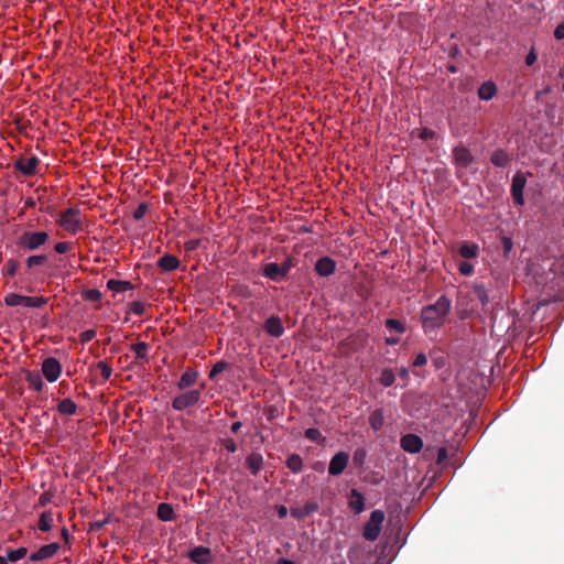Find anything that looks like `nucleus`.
<instances>
[{"mask_svg":"<svg viewBox=\"0 0 564 564\" xmlns=\"http://www.w3.org/2000/svg\"><path fill=\"white\" fill-rule=\"evenodd\" d=\"M132 350L135 352L137 357L145 358L148 352V345L143 341L137 343L132 345Z\"/></svg>","mask_w":564,"mask_h":564,"instance_id":"nucleus-36","label":"nucleus"},{"mask_svg":"<svg viewBox=\"0 0 564 564\" xmlns=\"http://www.w3.org/2000/svg\"><path fill=\"white\" fill-rule=\"evenodd\" d=\"M200 398V392L198 390H191L184 392L173 400V408L177 411L185 410L198 402Z\"/></svg>","mask_w":564,"mask_h":564,"instance_id":"nucleus-6","label":"nucleus"},{"mask_svg":"<svg viewBox=\"0 0 564 564\" xmlns=\"http://www.w3.org/2000/svg\"><path fill=\"white\" fill-rule=\"evenodd\" d=\"M490 162L499 167H505L510 163V156L503 150H496L490 156Z\"/></svg>","mask_w":564,"mask_h":564,"instance_id":"nucleus-22","label":"nucleus"},{"mask_svg":"<svg viewBox=\"0 0 564 564\" xmlns=\"http://www.w3.org/2000/svg\"><path fill=\"white\" fill-rule=\"evenodd\" d=\"M28 553V549L25 546H20L15 550H10L7 552V560L10 562H17L21 558H23Z\"/></svg>","mask_w":564,"mask_h":564,"instance_id":"nucleus-33","label":"nucleus"},{"mask_svg":"<svg viewBox=\"0 0 564 564\" xmlns=\"http://www.w3.org/2000/svg\"><path fill=\"white\" fill-rule=\"evenodd\" d=\"M305 437L313 442H319L322 440V434L317 429H307L305 431Z\"/></svg>","mask_w":564,"mask_h":564,"instance_id":"nucleus-42","label":"nucleus"},{"mask_svg":"<svg viewBox=\"0 0 564 564\" xmlns=\"http://www.w3.org/2000/svg\"><path fill=\"white\" fill-rule=\"evenodd\" d=\"M318 510V505L315 501H308L303 506L291 507L290 513L296 519L305 518Z\"/></svg>","mask_w":564,"mask_h":564,"instance_id":"nucleus-15","label":"nucleus"},{"mask_svg":"<svg viewBox=\"0 0 564 564\" xmlns=\"http://www.w3.org/2000/svg\"><path fill=\"white\" fill-rule=\"evenodd\" d=\"M408 375V370L405 368L401 369V376L405 377Z\"/></svg>","mask_w":564,"mask_h":564,"instance_id":"nucleus-62","label":"nucleus"},{"mask_svg":"<svg viewBox=\"0 0 564 564\" xmlns=\"http://www.w3.org/2000/svg\"><path fill=\"white\" fill-rule=\"evenodd\" d=\"M474 292L477 296V299L480 301L481 304H487L488 301H489V297H488V294H487V290L485 289L484 285H476L474 288Z\"/></svg>","mask_w":564,"mask_h":564,"instance_id":"nucleus-35","label":"nucleus"},{"mask_svg":"<svg viewBox=\"0 0 564 564\" xmlns=\"http://www.w3.org/2000/svg\"><path fill=\"white\" fill-rule=\"evenodd\" d=\"M45 261V256H31L26 259V265L28 268H33L36 265H42Z\"/></svg>","mask_w":564,"mask_h":564,"instance_id":"nucleus-38","label":"nucleus"},{"mask_svg":"<svg viewBox=\"0 0 564 564\" xmlns=\"http://www.w3.org/2000/svg\"><path fill=\"white\" fill-rule=\"evenodd\" d=\"M384 513L381 510H375L370 513L362 531V536L369 542H375L380 536L382 523L384 521Z\"/></svg>","mask_w":564,"mask_h":564,"instance_id":"nucleus-3","label":"nucleus"},{"mask_svg":"<svg viewBox=\"0 0 564 564\" xmlns=\"http://www.w3.org/2000/svg\"><path fill=\"white\" fill-rule=\"evenodd\" d=\"M278 514L280 518H284L288 514V509L284 506L278 508Z\"/></svg>","mask_w":564,"mask_h":564,"instance_id":"nucleus-55","label":"nucleus"},{"mask_svg":"<svg viewBox=\"0 0 564 564\" xmlns=\"http://www.w3.org/2000/svg\"><path fill=\"white\" fill-rule=\"evenodd\" d=\"M264 329L268 334L273 337H280L283 335L284 327L279 317L272 316L265 321Z\"/></svg>","mask_w":564,"mask_h":564,"instance_id":"nucleus-18","label":"nucleus"},{"mask_svg":"<svg viewBox=\"0 0 564 564\" xmlns=\"http://www.w3.org/2000/svg\"><path fill=\"white\" fill-rule=\"evenodd\" d=\"M395 381V375L392 369L386 368L381 371L379 382L382 387H391Z\"/></svg>","mask_w":564,"mask_h":564,"instance_id":"nucleus-28","label":"nucleus"},{"mask_svg":"<svg viewBox=\"0 0 564 564\" xmlns=\"http://www.w3.org/2000/svg\"><path fill=\"white\" fill-rule=\"evenodd\" d=\"M196 379H197V372L187 370L182 375V377L178 381V388L185 389L187 387H191L192 384L195 383Z\"/></svg>","mask_w":564,"mask_h":564,"instance_id":"nucleus-30","label":"nucleus"},{"mask_svg":"<svg viewBox=\"0 0 564 564\" xmlns=\"http://www.w3.org/2000/svg\"><path fill=\"white\" fill-rule=\"evenodd\" d=\"M348 462L349 454L346 452H338L329 462L328 473L333 476L340 475L347 467Z\"/></svg>","mask_w":564,"mask_h":564,"instance_id":"nucleus-10","label":"nucleus"},{"mask_svg":"<svg viewBox=\"0 0 564 564\" xmlns=\"http://www.w3.org/2000/svg\"><path fill=\"white\" fill-rule=\"evenodd\" d=\"M145 207L143 205H140L138 209L134 212V218L140 219L144 216Z\"/></svg>","mask_w":564,"mask_h":564,"instance_id":"nucleus-53","label":"nucleus"},{"mask_svg":"<svg viewBox=\"0 0 564 564\" xmlns=\"http://www.w3.org/2000/svg\"><path fill=\"white\" fill-rule=\"evenodd\" d=\"M384 325L389 333L394 332L399 335H402L406 330L405 324L398 319L389 318L386 321Z\"/></svg>","mask_w":564,"mask_h":564,"instance_id":"nucleus-26","label":"nucleus"},{"mask_svg":"<svg viewBox=\"0 0 564 564\" xmlns=\"http://www.w3.org/2000/svg\"><path fill=\"white\" fill-rule=\"evenodd\" d=\"M107 288L113 292H126L132 289V284L129 281L111 279L107 282Z\"/></svg>","mask_w":564,"mask_h":564,"instance_id":"nucleus-24","label":"nucleus"},{"mask_svg":"<svg viewBox=\"0 0 564 564\" xmlns=\"http://www.w3.org/2000/svg\"><path fill=\"white\" fill-rule=\"evenodd\" d=\"M100 297H101V294H100V292H99V291H97V290H91V291H89V292H88V299H90V300H95V301H97V300H99Z\"/></svg>","mask_w":564,"mask_h":564,"instance_id":"nucleus-54","label":"nucleus"},{"mask_svg":"<svg viewBox=\"0 0 564 564\" xmlns=\"http://www.w3.org/2000/svg\"><path fill=\"white\" fill-rule=\"evenodd\" d=\"M156 516L163 521H171L175 518L174 510L169 503H161L159 510H156Z\"/></svg>","mask_w":564,"mask_h":564,"instance_id":"nucleus-25","label":"nucleus"},{"mask_svg":"<svg viewBox=\"0 0 564 564\" xmlns=\"http://www.w3.org/2000/svg\"><path fill=\"white\" fill-rule=\"evenodd\" d=\"M180 265V260L175 257V256H172V254H164L160 260H159V267L164 270V271H174L178 268Z\"/></svg>","mask_w":564,"mask_h":564,"instance_id":"nucleus-19","label":"nucleus"},{"mask_svg":"<svg viewBox=\"0 0 564 564\" xmlns=\"http://www.w3.org/2000/svg\"><path fill=\"white\" fill-rule=\"evenodd\" d=\"M48 240V234L45 231H25L20 237V245L28 250H36Z\"/></svg>","mask_w":564,"mask_h":564,"instance_id":"nucleus-5","label":"nucleus"},{"mask_svg":"<svg viewBox=\"0 0 564 564\" xmlns=\"http://www.w3.org/2000/svg\"><path fill=\"white\" fill-rule=\"evenodd\" d=\"M59 547L61 546L58 543H51L47 545H43L35 552L31 553L30 561L39 562V561H44V560L51 558L53 555H55L57 553Z\"/></svg>","mask_w":564,"mask_h":564,"instance_id":"nucleus-13","label":"nucleus"},{"mask_svg":"<svg viewBox=\"0 0 564 564\" xmlns=\"http://www.w3.org/2000/svg\"><path fill=\"white\" fill-rule=\"evenodd\" d=\"M28 380L35 390L40 391L43 388V382L39 375H29Z\"/></svg>","mask_w":564,"mask_h":564,"instance_id":"nucleus-43","label":"nucleus"},{"mask_svg":"<svg viewBox=\"0 0 564 564\" xmlns=\"http://www.w3.org/2000/svg\"><path fill=\"white\" fill-rule=\"evenodd\" d=\"M399 343H400V337L399 336L390 335V336L386 337V344L389 345V346H394V345H397Z\"/></svg>","mask_w":564,"mask_h":564,"instance_id":"nucleus-50","label":"nucleus"},{"mask_svg":"<svg viewBox=\"0 0 564 564\" xmlns=\"http://www.w3.org/2000/svg\"><path fill=\"white\" fill-rule=\"evenodd\" d=\"M427 362V358L425 356V354L421 352L419 354L414 360H413V366L414 367H420V366H423Z\"/></svg>","mask_w":564,"mask_h":564,"instance_id":"nucleus-47","label":"nucleus"},{"mask_svg":"<svg viewBox=\"0 0 564 564\" xmlns=\"http://www.w3.org/2000/svg\"><path fill=\"white\" fill-rule=\"evenodd\" d=\"M527 184V178L523 173L518 172L512 177V184H511V195L513 200L518 205L524 204V197H523V189Z\"/></svg>","mask_w":564,"mask_h":564,"instance_id":"nucleus-8","label":"nucleus"},{"mask_svg":"<svg viewBox=\"0 0 564 564\" xmlns=\"http://www.w3.org/2000/svg\"><path fill=\"white\" fill-rule=\"evenodd\" d=\"M369 424L375 431L382 429L384 424V416L381 410H376L370 414Z\"/></svg>","mask_w":564,"mask_h":564,"instance_id":"nucleus-27","label":"nucleus"},{"mask_svg":"<svg viewBox=\"0 0 564 564\" xmlns=\"http://www.w3.org/2000/svg\"><path fill=\"white\" fill-rule=\"evenodd\" d=\"M7 563H8L7 557H3L0 555V564H7Z\"/></svg>","mask_w":564,"mask_h":564,"instance_id":"nucleus-61","label":"nucleus"},{"mask_svg":"<svg viewBox=\"0 0 564 564\" xmlns=\"http://www.w3.org/2000/svg\"><path fill=\"white\" fill-rule=\"evenodd\" d=\"M288 272L289 267L280 265L275 262L265 264L263 269V274L273 281L282 280L288 274Z\"/></svg>","mask_w":564,"mask_h":564,"instance_id":"nucleus-14","label":"nucleus"},{"mask_svg":"<svg viewBox=\"0 0 564 564\" xmlns=\"http://www.w3.org/2000/svg\"><path fill=\"white\" fill-rule=\"evenodd\" d=\"M4 302L9 306L41 307L46 304V300L42 296H25L17 293H10L4 297Z\"/></svg>","mask_w":564,"mask_h":564,"instance_id":"nucleus-4","label":"nucleus"},{"mask_svg":"<svg viewBox=\"0 0 564 564\" xmlns=\"http://www.w3.org/2000/svg\"><path fill=\"white\" fill-rule=\"evenodd\" d=\"M96 336V330L94 329H87L80 334V341L82 343H88L93 340Z\"/></svg>","mask_w":564,"mask_h":564,"instance_id":"nucleus-46","label":"nucleus"},{"mask_svg":"<svg viewBox=\"0 0 564 564\" xmlns=\"http://www.w3.org/2000/svg\"><path fill=\"white\" fill-rule=\"evenodd\" d=\"M535 61H536V54H535L533 51H531V52L527 55V57H525V64H527L528 66H531V65H533V64L535 63Z\"/></svg>","mask_w":564,"mask_h":564,"instance_id":"nucleus-51","label":"nucleus"},{"mask_svg":"<svg viewBox=\"0 0 564 564\" xmlns=\"http://www.w3.org/2000/svg\"><path fill=\"white\" fill-rule=\"evenodd\" d=\"M446 458H447V449L445 447H441L437 451V463L442 464L445 462Z\"/></svg>","mask_w":564,"mask_h":564,"instance_id":"nucleus-48","label":"nucleus"},{"mask_svg":"<svg viewBox=\"0 0 564 564\" xmlns=\"http://www.w3.org/2000/svg\"><path fill=\"white\" fill-rule=\"evenodd\" d=\"M511 246H512V242L510 239H506L505 240V247H506V250H510L511 249Z\"/></svg>","mask_w":564,"mask_h":564,"instance_id":"nucleus-58","label":"nucleus"},{"mask_svg":"<svg viewBox=\"0 0 564 564\" xmlns=\"http://www.w3.org/2000/svg\"><path fill=\"white\" fill-rule=\"evenodd\" d=\"M62 535H63V538H64L66 541H68L69 533H68L67 529H65V528H64V529L62 530Z\"/></svg>","mask_w":564,"mask_h":564,"instance_id":"nucleus-59","label":"nucleus"},{"mask_svg":"<svg viewBox=\"0 0 564 564\" xmlns=\"http://www.w3.org/2000/svg\"><path fill=\"white\" fill-rule=\"evenodd\" d=\"M262 464H263V457H262V455L260 453H251L247 457L248 468L254 475L261 469Z\"/></svg>","mask_w":564,"mask_h":564,"instance_id":"nucleus-23","label":"nucleus"},{"mask_svg":"<svg viewBox=\"0 0 564 564\" xmlns=\"http://www.w3.org/2000/svg\"><path fill=\"white\" fill-rule=\"evenodd\" d=\"M110 520V517H106L105 519L102 520H97V521H94L90 523V532H98L100 531L106 523H108Z\"/></svg>","mask_w":564,"mask_h":564,"instance_id":"nucleus-44","label":"nucleus"},{"mask_svg":"<svg viewBox=\"0 0 564 564\" xmlns=\"http://www.w3.org/2000/svg\"><path fill=\"white\" fill-rule=\"evenodd\" d=\"M451 300L442 295L434 304L422 310L421 321L425 332L441 327L451 310Z\"/></svg>","mask_w":564,"mask_h":564,"instance_id":"nucleus-1","label":"nucleus"},{"mask_svg":"<svg viewBox=\"0 0 564 564\" xmlns=\"http://www.w3.org/2000/svg\"><path fill=\"white\" fill-rule=\"evenodd\" d=\"M39 164L36 156L22 158L17 162V167L25 175H32L35 173Z\"/></svg>","mask_w":564,"mask_h":564,"instance_id":"nucleus-17","label":"nucleus"},{"mask_svg":"<svg viewBox=\"0 0 564 564\" xmlns=\"http://www.w3.org/2000/svg\"><path fill=\"white\" fill-rule=\"evenodd\" d=\"M356 499L349 501V507L352 509L355 514H359L365 509L364 496H354Z\"/></svg>","mask_w":564,"mask_h":564,"instance_id":"nucleus-34","label":"nucleus"},{"mask_svg":"<svg viewBox=\"0 0 564 564\" xmlns=\"http://www.w3.org/2000/svg\"><path fill=\"white\" fill-rule=\"evenodd\" d=\"M50 500L45 497V496H41L40 498V505L41 506H45L46 502H48Z\"/></svg>","mask_w":564,"mask_h":564,"instance_id":"nucleus-60","label":"nucleus"},{"mask_svg":"<svg viewBox=\"0 0 564 564\" xmlns=\"http://www.w3.org/2000/svg\"><path fill=\"white\" fill-rule=\"evenodd\" d=\"M18 268H19V263L15 260H13V259L9 260L4 267L6 274L9 276H13L17 273Z\"/></svg>","mask_w":564,"mask_h":564,"instance_id":"nucleus-39","label":"nucleus"},{"mask_svg":"<svg viewBox=\"0 0 564 564\" xmlns=\"http://www.w3.org/2000/svg\"><path fill=\"white\" fill-rule=\"evenodd\" d=\"M97 368L105 380H109L112 375V368L106 361H99Z\"/></svg>","mask_w":564,"mask_h":564,"instance_id":"nucleus-37","label":"nucleus"},{"mask_svg":"<svg viewBox=\"0 0 564 564\" xmlns=\"http://www.w3.org/2000/svg\"><path fill=\"white\" fill-rule=\"evenodd\" d=\"M37 527L43 532H47L54 527V514L52 511L41 512Z\"/></svg>","mask_w":564,"mask_h":564,"instance_id":"nucleus-21","label":"nucleus"},{"mask_svg":"<svg viewBox=\"0 0 564 564\" xmlns=\"http://www.w3.org/2000/svg\"><path fill=\"white\" fill-rule=\"evenodd\" d=\"M187 557L196 564H208L212 562V551L208 546H194L187 552Z\"/></svg>","mask_w":564,"mask_h":564,"instance_id":"nucleus-11","label":"nucleus"},{"mask_svg":"<svg viewBox=\"0 0 564 564\" xmlns=\"http://www.w3.org/2000/svg\"><path fill=\"white\" fill-rule=\"evenodd\" d=\"M554 36L557 40H564V23H561L560 25L556 26L554 31Z\"/></svg>","mask_w":564,"mask_h":564,"instance_id":"nucleus-49","label":"nucleus"},{"mask_svg":"<svg viewBox=\"0 0 564 564\" xmlns=\"http://www.w3.org/2000/svg\"><path fill=\"white\" fill-rule=\"evenodd\" d=\"M459 254L465 259L476 258L478 254V246L475 243H464L459 248Z\"/></svg>","mask_w":564,"mask_h":564,"instance_id":"nucleus-29","label":"nucleus"},{"mask_svg":"<svg viewBox=\"0 0 564 564\" xmlns=\"http://www.w3.org/2000/svg\"><path fill=\"white\" fill-rule=\"evenodd\" d=\"M56 223L63 230L70 235H76L84 228L83 215L77 207H69L62 212Z\"/></svg>","mask_w":564,"mask_h":564,"instance_id":"nucleus-2","label":"nucleus"},{"mask_svg":"<svg viewBox=\"0 0 564 564\" xmlns=\"http://www.w3.org/2000/svg\"><path fill=\"white\" fill-rule=\"evenodd\" d=\"M227 367V364L225 361H217L213 369L210 370L209 372V378L210 379H214L218 373H220L221 371H224Z\"/></svg>","mask_w":564,"mask_h":564,"instance_id":"nucleus-41","label":"nucleus"},{"mask_svg":"<svg viewBox=\"0 0 564 564\" xmlns=\"http://www.w3.org/2000/svg\"><path fill=\"white\" fill-rule=\"evenodd\" d=\"M76 404L70 399H64L58 403V411L62 414L72 415L76 412Z\"/></svg>","mask_w":564,"mask_h":564,"instance_id":"nucleus-32","label":"nucleus"},{"mask_svg":"<svg viewBox=\"0 0 564 564\" xmlns=\"http://www.w3.org/2000/svg\"><path fill=\"white\" fill-rule=\"evenodd\" d=\"M225 448L228 451V452H236L237 447H236V443L234 442V440H226L225 441Z\"/></svg>","mask_w":564,"mask_h":564,"instance_id":"nucleus-52","label":"nucleus"},{"mask_svg":"<svg viewBox=\"0 0 564 564\" xmlns=\"http://www.w3.org/2000/svg\"><path fill=\"white\" fill-rule=\"evenodd\" d=\"M276 564H295V563L289 558L281 557L278 560Z\"/></svg>","mask_w":564,"mask_h":564,"instance_id":"nucleus-56","label":"nucleus"},{"mask_svg":"<svg viewBox=\"0 0 564 564\" xmlns=\"http://www.w3.org/2000/svg\"><path fill=\"white\" fill-rule=\"evenodd\" d=\"M458 271L460 272V274L468 276V275L473 274L474 265L469 262L463 261L458 265Z\"/></svg>","mask_w":564,"mask_h":564,"instance_id":"nucleus-40","label":"nucleus"},{"mask_svg":"<svg viewBox=\"0 0 564 564\" xmlns=\"http://www.w3.org/2000/svg\"><path fill=\"white\" fill-rule=\"evenodd\" d=\"M42 372L48 382H55L62 373V365L53 357L46 358L42 364Z\"/></svg>","mask_w":564,"mask_h":564,"instance_id":"nucleus-7","label":"nucleus"},{"mask_svg":"<svg viewBox=\"0 0 564 564\" xmlns=\"http://www.w3.org/2000/svg\"><path fill=\"white\" fill-rule=\"evenodd\" d=\"M240 427H241V423L240 422H235L232 424V426H231V430H232V432L237 433Z\"/></svg>","mask_w":564,"mask_h":564,"instance_id":"nucleus-57","label":"nucleus"},{"mask_svg":"<svg viewBox=\"0 0 564 564\" xmlns=\"http://www.w3.org/2000/svg\"><path fill=\"white\" fill-rule=\"evenodd\" d=\"M286 466L293 471L299 473L303 467V460L300 455L292 454L286 459Z\"/></svg>","mask_w":564,"mask_h":564,"instance_id":"nucleus-31","label":"nucleus"},{"mask_svg":"<svg viewBox=\"0 0 564 564\" xmlns=\"http://www.w3.org/2000/svg\"><path fill=\"white\" fill-rule=\"evenodd\" d=\"M336 263L329 257H323L317 260L315 270L321 276H328L335 272Z\"/></svg>","mask_w":564,"mask_h":564,"instance_id":"nucleus-16","label":"nucleus"},{"mask_svg":"<svg viewBox=\"0 0 564 564\" xmlns=\"http://www.w3.org/2000/svg\"><path fill=\"white\" fill-rule=\"evenodd\" d=\"M54 249L57 253H66L68 251H70L72 249V243L70 242H67V241H59L57 242L55 246H54Z\"/></svg>","mask_w":564,"mask_h":564,"instance_id":"nucleus-45","label":"nucleus"},{"mask_svg":"<svg viewBox=\"0 0 564 564\" xmlns=\"http://www.w3.org/2000/svg\"><path fill=\"white\" fill-rule=\"evenodd\" d=\"M453 159L454 163L460 169H466L474 163L470 150L464 145H457L453 149Z\"/></svg>","mask_w":564,"mask_h":564,"instance_id":"nucleus-9","label":"nucleus"},{"mask_svg":"<svg viewBox=\"0 0 564 564\" xmlns=\"http://www.w3.org/2000/svg\"><path fill=\"white\" fill-rule=\"evenodd\" d=\"M400 445L404 452L415 454L422 449L423 441L415 434H406L401 437Z\"/></svg>","mask_w":564,"mask_h":564,"instance_id":"nucleus-12","label":"nucleus"},{"mask_svg":"<svg viewBox=\"0 0 564 564\" xmlns=\"http://www.w3.org/2000/svg\"><path fill=\"white\" fill-rule=\"evenodd\" d=\"M497 93L496 85L492 82H485L478 89V97L482 100H490Z\"/></svg>","mask_w":564,"mask_h":564,"instance_id":"nucleus-20","label":"nucleus"}]
</instances>
